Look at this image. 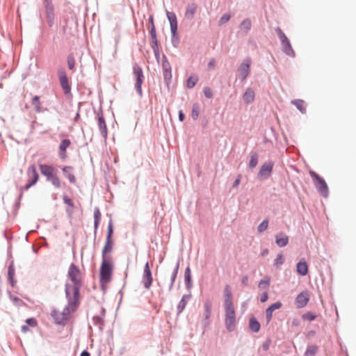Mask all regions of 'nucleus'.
I'll return each instance as SVG.
<instances>
[{"instance_id": "obj_13", "label": "nucleus", "mask_w": 356, "mask_h": 356, "mask_svg": "<svg viewBox=\"0 0 356 356\" xmlns=\"http://www.w3.org/2000/svg\"><path fill=\"white\" fill-rule=\"evenodd\" d=\"M59 81L64 92L65 94H69L70 92L71 88L69 84L68 79L65 72H59Z\"/></svg>"}, {"instance_id": "obj_40", "label": "nucleus", "mask_w": 356, "mask_h": 356, "mask_svg": "<svg viewBox=\"0 0 356 356\" xmlns=\"http://www.w3.org/2000/svg\"><path fill=\"white\" fill-rule=\"evenodd\" d=\"M251 27V22L249 19H245L241 24V28L245 31H248Z\"/></svg>"}, {"instance_id": "obj_27", "label": "nucleus", "mask_w": 356, "mask_h": 356, "mask_svg": "<svg viewBox=\"0 0 356 356\" xmlns=\"http://www.w3.org/2000/svg\"><path fill=\"white\" fill-rule=\"evenodd\" d=\"M212 304L210 300H207L204 303V316L205 319H208L211 315Z\"/></svg>"}, {"instance_id": "obj_37", "label": "nucleus", "mask_w": 356, "mask_h": 356, "mask_svg": "<svg viewBox=\"0 0 356 356\" xmlns=\"http://www.w3.org/2000/svg\"><path fill=\"white\" fill-rule=\"evenodd\" d=\"M150 35L152 42H154L155 44H157L156 32L154 25H152L150 29Z\"/></svg>"}, {"instance_id": "obj_7", "label": "nucleus", "mask_w": 356, "mask_h": 356, "mask_svg": "<svg viewBox=\"0 0 356 356\" xmlns=\"http://www.w3.org/2000/svg\"><path fill=\"white\" fill-rule=\"evenodd\" d=\"M133 71L134 75L136 78L135 87L138 94L141 96L143 93L141 86L144 81L143 70L138 65H134L133 67Z\"/></svg>"}, {"instance_id": "obj_3", "label": "nucleus", "mask_w": 356, "mask_h": 356, "mask_svg": "<svg viewBox=\"0 0 356 356\" xmlns=\"http://www.w3.org/2000/svg\"><path fill=\"white\" fill-rule=\"evenodd\" d=\"M114 268L113 260L102 259L99 269V282L102 288L111 281Z\"/></svg>"}, {"instance_id": "obj_49", "label": "nucleus", "mask_w": 356, "mask_h": 356, "mask_svg": "<svg viewBox=\"0 0 356 356\" xmlns=\"http://www.w3.org/2000/svg\"><path fill=\"white\" fill-rule=\"evenodd\" d=\"M204 94L207 98H211L213 96L211 90L207 87L204 88Z\"/></svg>"}, {"instance_id": "obj_22", "label": "nucleus", "mask_w": 356, "mask_h": 356, "mask_svg": "<svg viewBox=\"0 0 356 356\" xmlns=\"http://www.w3.org/2000/svg\"><path fill=\"white\" fill-rule=\"evenodd\" d=\"M297 272L300 275H306L308 272V266L305 261H299L297 264Z\"/></svg>"}, {"instance_id": "obj_57", "label": "nucleus", "mask_w": 356, "mask_h": 356, "mask_svg": "<svg viewBox=\"0 0 356 356\" xmlns=\"http://www.w3.org/2000/svg\"><path fill=\"white\" fill-rule=\"evenodd\" d=\"M80 356H90V354L87 351H83L81 353Z\"/></svg>"}, {"instance_id": "obj_31", "label": "nucleus", "mask_w": 356, "mask_h": 356, "mask_svg": "<svg viewBox=\"0 0 356 356\" xmlns=\"http://www.w3.org/2000/svg\"><path fill=\"white\" fill-rule=\"evenodd\" d=\"M199 111H200V107L197 104H195L193 106L192 111H191V116L194 120L197 119L199 116Z\"/></svg>"}, {"instance_id": "obj_28", "label": "nucleus", "mask_w": 356, "mask_h": 356, "mask_svg": "<svg viewBox=\"0 0 356 356\" xmlns=\"http://www.w3.org/2000/svg\"><path fill=\"white\" fill-rule=\"evenodd\" d=\"M291 103L296 106V108L301 112H305V104L304 101L301 99H295L291 102Z\"/></svg>"}, {"instance_id": "obj_15", "label": "nucleus", "mask_w": 356, "mask_h": 356, "mask_svg": "<svg viewBox=\"0 0 356 356\" xmlns=\"http://www.w3.org/2000/svg\"><path fill=\"white\" fill-rule=\"evenodd\" d=\"M162 68L163 71V76L165 80H170L172 77L171 66L166 58L163 56L162 60Z\"/></svg>"}, {"instance_id": "obj_10", "label": "nucleus", "mask_w": 356, "mask_h": 356, "mask_svg": "<svg viewBox=\"0 0 356 356\" xmlns=\"http://www.w3.org/2000/svg\"><path fill=\"white\" fill-rule=\"evenodd\" d=\"M310 298L309 291H304L300 293L296 298V305L297 308H302L305 307Z\"/></svg>"}, {"instance_id": "obj_4", "label": "nucleus", "mask_w": 356, "mask_h": 356, "mask_svg": "<svg viewBox=\"0 0 356 356\" xmlns=\"http://www.w3.org/2000/svg\"><path fill=\"white\" fill-rule=\"evenodd\" d=\"M225 324L227 329L229 331H232L236 326L235 310L233 306L232 300L231 299V293L227 289L225 290Z\"/></svg>"}, {"instance_id": "obj_59", "label": "nucleus", "mask_w": 356, "mask_h": 356, "mask_svg": "<svg viewBox=\"0 0 356 356\" xmlns=\"http://www.w3.org/2000/svg\"><path fill=\"white\" fill-rule=\"evenodd\" d=\"M229 19V16L224 15V21H228Z\"/></svg>"}, {"instance_id": "obj_46", "label": "nucleus", "mask_w": 356, "mask_h": 356, "mask_svg": "<svg viewBox=\"0 0 356 356\" xmlns=\"http://www.w3.org/2000/svg\"><path fill=\"white\" fill-rule=\"evenodd\" d=\"M316 315H314L310 312L306 313L302 316V318L304 319H307L309 321H314L316 318Z\"/></svg>"}, {"instance_id": "obj_21", "label": "nucleus", "mask_w": 356, "mask_h": 356, "mask_svg": "<svg viewBox=\"0 0 356 356\" xmlns=\"http://www.w3.org/2000/svg\"><path fill=\"white\" fill-rule=\"evenodd\" d=\"M254 95L255 94L254 90L248 88L243 95V99L246 104L251 103L254 99Z\"/></svg>"}, {"instance_id": "obj_48", "label": "nucleus", "mask_w": 356, "mask_h": 356, "mask_svg": "<svg viewBox=\"0 0 356 356\" xmlns=\"http://www.w3.org/2000/svg\"><path fill=\"white\" fill-rule=\"evenodd\" d=\"M26 322L28 325L32 327H35L37 325V321L33 318H28Z\"/></svg>"}, {"instance_id": "obj_32", "label": "nucleus", "mask_w": 356, "mask_h": 356, "mask_svg": "<svg viewBox=\"0 0 356 356\" xmlns=\"http://www.w3.org/2000/svg\"><path fill=\"white\" fill-rule=\"evenodd\" d=\"M197 78L196 76H191L190 77H188V79H187V87L188 88H193L197 81Z\"/></svg>"}, {"instance_id": "obj_58", "label": "nucleus", "mask_w": 356, "mask_h": 356, "mask_svg": "<svg viewBox=\"0 0 356 356\" xmlns=\"http://www.w3.org/2000/svg\"><path fill=\"white\" fill-rule=\"evenodd\" d=\"M239 182H240V179H237L235 181V182H234V186H237V185L239 184Z\"/></svg>"}, {"instance_id": "obj_36", "label": "nucleus", "mask_w": 356, "mask_h": 356, "mask_svg": "<svg viewBox=\"0 0 356 356\" xmlns=\"http://www.w3.org/2000/svg\"><path fill=\"white\" fill-rule=\"evenodd\" d=\"M316 351H317V346H311L307 349V350L305 352V355L306 356H313L316 354Z\"/></svg>"}, {"instance_id": "obj_60", "label": "nucleus", "mask_w": 356, "mask_h": 356, "mask_svg": "<svg viewBox=\"0 0 356 356\" xmlns=\"http://www.w3.org/2000/svg\"><path fill=\"white\" fill-rule=\"evenodd\" d=\"M293 323L294 325H298V320H296V321H293Z\"/></svg>"}, {"instance_id": "obj_23", "label": "nucleus", "mask_w": 356, "mask_h": 356, "mask_svg": "<svg viewBox=\"0 0 356 356\" xmlns=\"http://www.w3.org/2000/svg\"><path fill=\"white\" fill-rule=\"evenodd\" d=\"M249 326L250 330L254 332H257L260 329V323L254 317L250 319Z\"/></svg>"}, {"instance_id": "obj_38", "label": "nucleus", "mask_w": 356, "mask_h": 356, "mask_svg": "<svg viewBox=\"0 0 356 356\" xmlns=\"http://www.w3.org/2000/svg\"><path fill=\"white\" fill-rule=\"evenodd\" d=\"M15 275V269L12 266L8 268V276L12 285H13V276Z\"/></svg>"}, {"instance_id": "obj_9", "label": "nucleus", "mask_w": 356, "mask_h": 356, "mask_svg": "<svg viewBox=\"0 0 356 356\" xmlns=\"http://www.w3.org/2000/svg\"><path fill=\"white\" fill-rule=\"evenodd\" d=\"M273 168V163L268 161L264 163L260 168L258 176L261 179H267L270 177Z\"/></svg>"}, {"instance_id": "obj_24", "label": "nucleus", "mask_w": 356, "mask_h": 356, "mask_svg": "<svg viewBox=\"0 0 356 356\" xmlns=\"http://www.w3.org/2000/svg\"><path fill=\"white\" fill-rule=\"evenodd\" d=\"M184 280H185L186 286L188 288H191V285H192V282H191V268L189 266H188L185 270Z\"/></svg>"}, {"instance_id": "obj_16", "label": "nucleus", "mask_w": 356, "mask_h": 356, "mask_svg": "<svg viewBox=\"0 0 356 356\" xmlns=\"http://www.w3.org/2000/svg\"><path fill=\"white\" fill-rule=\"evenodd\" d=\"M98 127L104 138H107L108 132L105 119L102 115H98Z\"/></svg>"}, {"instance_id": "obj_53", "label": "nucleus", "mask_w": 356, "mask_h": 356, "mask_svg": "<svg viewBox=\"0 0 356 356\" xmlns=\"http://www.w3.org/2000/svg\"><path fill=\"white\" fill-rule=\"evenodd\" d=\"M216 65V61L214 60H210V62L208 64L209 68L211 69Z\"/></svg>"}, {"instance_id": "obj_50", "label": "nucleus", "mask_w": 356, "mask_h": 356, "mask_svg": "<svg viewBox=\"0 0 356 356\" xmlns=\"http://www.w3.org/2000/svg\"><path fill=\"white\" fill-rule=\"evenodd\" d=\"M269 286V280H261L259 283V288H267Z\"/></svg>"}, {"instance_id": "obj_47", "label": "nucleus", "mask_w": 356, "mask_h": 356, "mask_svg": "<svg viewBox=\"0 0 356 356\" xmlns=\"http://www.w3.org/2000/svg\"><path fill=\"white\" fill-rule=\"evenodd\" d=\"M186 305V300H185V297L184 296L178 305V308L179 309V312H181Z\"/></svg>"}, {"instance_id": "obj_54", "label": "nucleus", "mask_w": 356, "mask_h": 356, "mask_svg": "<svg viewBox=\"0 0 356 356\" xmlns=\"http://www.w3.org/2000/svg\"><path fill=\"white\" fill-rule=\"evenodd\" d=\"M184 118H185V115H184V113L181 111H180L179 112V120L182 122L184 120Z\"/></svg>"}, {"instance_id": "obj_19", "label": "nucleus", "mask_w": 356, "mask_h": 356, "mask_svg": "<svg viewBox=\"0 0 356 356\" xmlns=\"http://www.w3.org/2000/svg\"><path fill=\"white\" fill-rule=\"evenodd\" d=\"M289 237L283 233H280L275 236V243L279 247H284L288 244Z\"/></svg>"}, {"instance_id": "obj_14", "label": "nucleus", "mask_w": 356, "mask_h": 356, "mask_svg": "<svg viewBox=\"0 0 356 356\" xmlns=\"http://www.w3.org/2000/svg\"><path fill=\"white\" fill-rule=\"evenodd\" d=\"M250 60H245L244 62L241 63L238 68V74L239 76L242 78V79H245L249 74L250 72Z\"/></svg>"}, {"instance_id": "obj_51", "label": "nucleus", "mask_w": 356, "mask_h": 356, "mask_svg": "<svg viewBox=\"0 0 356 356\" xmlns=\"http://www.w3.org/2000/svg\"><path fill=\"white\" fill-rule=\"evenodd\" d=\"M178 269H179V264H177L176 266V267L175 268V270H174V271L172 273V277H171L172 284L174 283L175 280V278L177 277V274L178 273Z\"/></svg>"}, {"instance_id": "obj_2", "label": "nucleus", "mask_w": 356, "mask_h": 356, "mask_svg": "<svg viewBox=\"0 0 356 356\" xmlns=\"http://www.w3.org/2000/svg\"><path fill=\"white\" fill-rule=\"evenodd\" d=\"M67 305L60 311L54 310L51 312V316L57 324H64L70 318L72 312H75L80 305V300L72 297H66Z\"/></svg>"}, {"instance_id": "obj_26", "label": "nucleus", "mask_w": 356, "mask_h": 356, "mask_svg": "<svg viewBox=\"0 0 356 356\" xmlns=\"http://www.w3.org/2000/svg\"><path fill=\"white\" fill-rule=\"evenodd\" d=\"M283 51L286 54H287L289 56L294 57L295 56V52L290 44V42L283 44Z\"/></svg>"}, {"instance_id": "obj_6", "label": "nucleus", "mask_w": 356, "mask_h": 356, "mask_svg": "<svg viewBox=\"0 0 356 356\" xmlns=\"http://www.w3.org/2000/svg\"><path fill=\"white\" fill-rule=\"evenodd\" d=\"M309 175L313 178L314 186L317 188L318 193L323 197H327L329 194V189L325 181L312 170L309 171Z\"/></svg>"}, {"instance_id": "obj_44", "label": "nucleus", "mask_w": 356, "mask_h": 356, "mask_svg": "<svg viewBox=\"0 0 356 356\" xmlns=\"http://www.w3.org/2000/svg\"><path fill=\"white\" fill-rule=\"evenodd\" d=\"M63 199L65 204H66L71 208L70 211H72V210L74 207V204H73L72 200L70 197H68L67 195H64Z\"/></svg>"}, {"instance_id": "obj_45", "label": "nucleus", "mask_w": 356, "mask_h": 356, "mask_svg": "<svg viewBox=\"0 0 356 356\" xmlns=\"http://www.w3.org/2000/svg\"><path fill=\"white\" fill-rule=\"evenodd\" d=\"M170 31L173 37L175 36L177 31V22L170 23Z\"/></svg>"}, {"instance_id": "obj_17", "label": "nucleus", "mask_w": 356, "mask_h": 356, "mask_svg": "<svg viewBox=\"0 0 356 356\" xmlns=\"http://www.w3.org/2000/svg\"><path fill=\"white\" fill-rule=\"evenodd\" d=\"M71 141L69 139H64L59 145V156L62 159L66 158V149L70 145Z\"/></svg>"}, {"instance_id": "obj_55", "label": "nucleus", "mask_w": 356, "mask_h": 356, "mask_svg": "<svg viewBox=\"0 0 356 356\" xmlns=\"http://www.w3.org/2000/svg\"><path fill=\"white\" fill-rule=\"evenodd\" d=\"M29 330V327L27 325H23L22 327V331L26 332Z\"/></svg>"}, {"instance_id": "obj_25", "label": "nucleus", "mask_w": 356, "mask_h": 356, "mask_svg": "<svg viewBox=\"0 0 356 356\" xmlns=\"http://www.w3.org/2000/svg\"><path fill=\"white\" fill-rule=\"evenodd\" d=\"M31 104L34 107L35 112L41 111V102L38 96H34L31 99Z\"/></svg>"}, {"instance_id": "obj_42", "label": "nucleus", "mask_w": 356, "mask_h": 356, "mask_svg": "<svg viewBox=\"0 0 356 356\" xmlns=\"http://www.w3.org/2000/svg\"><path fill=\"white\" fill-rule=\"evenodd\" d=\"M167 17L170 23L177 22V17L174 13L167 11Z\"/></svg>"}, {"instance_id": "obj_56", "label": "nucleus", "mask_w": 356, "mask_h": 356, "mask_svg": "<svg viewBox=\"0 0 356 356\" xmlns=\"http://www.w3.org/2000/svg\"><path fill=\"white\" fill-rule=\"evenodd\" d=\"M149 23L151 24V26H152V25H154V19H153V17H152V16H150V17H149Z\"/></svg>"}, {"instance_id": "obj_33", "label": "nucleus", "mask_w": 356, "mask_h": 356, "mask_svg": "<svg viewBox=\"0 0 356 356\" xmlns=\"http://www.w3.org/2000/svg\"><path fill=\"white\" fill-rule=\"evenodd\" d=\"M268 226V220H263L258 226L257 230L259 233H261L267 229Z\"/></svg>"}, {"instance_id": "obj_20", "label": "nucleus", "mask_w": 356, "mask_h": 356, "mask_svg": "<svg viewBox=\"0 0 356 356\" xmlns=\"http://www.w3.org/2000/svg\"><path fill=\"white\" fill-rule=\"evenodd\" d=\"M282 303L277 302L271 305L266 311L267 321L269 322L271 320L273 311L278 309L281 307Z\"/></svg>"}, {"instance_id": "obj_52", "label": "nucleus", "mask_w": 356, "mask_h": 356, "mask_svg": "<svg viewBox=\"0 0 356 356\" xmlns=\"http://www.w3.org/2000/svg\"><path fill=\"white\" fill-rule=\"evenodd\" d=\"M268 299V293L266 292L264 293L261 296V302H264Z\"/></svg>"}, {"instance_id": "obj_18", "label": "nucleus", "mask_w": 356, "mask_h": 356, "mask_svg": "<svg viewBox=\"0 0 356 356\" xmlns=\"http://www.w3.org/2000/svg\"><path fill=\"white\" fill-rule=\"evenodd\" d=\"M64 176L68 179L70 183L76 182V177L73 173V168L71 166H65L62 169Z\"/></svg>"}, {"instance_id": "obj_30", "label": "nucleus", "mask_w": 356, "mask_h": 356, "mask_svg": "<svg viewBox=\"0 0 356 356\" xmlns=\"http://www.w3.org/2000/svg\"><path fill=\"white\" fill-rule=\"evenodd\" d=\"M276 31L282 44L289 42L286 35L282 32V31L280 28H277L276 29Z\"/></svg>"}, {"instance_id": "obj_11", "label": "nucleus", "mask_w": 356, "mask_h": 356, "mask_svg": "<svg viewBox=\"0 0 356 356\" xmlns=\"http://www.w3.org/2000/svg\"><path fill=\"white\" fill-rule=\"evenodd\" d=\"M113 250V241L112 240H106L105 245L103 248L102 257V259L106 260H113V258L110 253Z\"/></svg>"}, {"instance_id": "obj_34", "label": "nucleus", "mask_w": 356, "mask_h": 356, "mask_svg": "<svg viewBox=\"0 0 356 356\" xmlns=\"http://www.w3.org/2000/svg\"><path fill=\"white\" fill-rule=\"evenodd\" d=\"M195 7L194 6H188L186 11V17L188 18H192L193 15L195 13Z\"/></svg>"}, {"instance_id": "obj_8", "label": "nucleus", "mask_w": 356, "mask_h": 356, "mask_svg": "<svg viewBox=\"0 0 356 356\" xmlns=\"http://www.w3.org/2000/svg\"><path fill=\"white\" fill-rule=\"evenodd\" d=\"M27 175L29 177V181L25 186L26 189H29L32 186L35 185L38 181L39 175L34 165H31L29 167L27 170Z\"/></svg>"}, {"instance_id": "obj_12", "label": "nucleus", "mask_w": 356, "mask_h": 356, "mask_svg": "<svg viewBox=\"0 0 356 356\" xmlns=\"http://www.w3.org/2000/svg\"><path fill=\"white\" fill-rule=\"evenodd\" d=\"M143 282L147 289H149L152 283V273L148 262L146 263L144 268Z\"/></svg>"}, {"instance_id": "obj_43", "label": "nucleus", "mask_w": 356, "mask_h": 356, "mask_svg": "<svg viewBox=\"0 0 356 356\" xmlns=\"http://www.w3.org/2000/svg\"><path fill=\"white\" fill-rule=\"evenodd\" d=\"M113 225L112 222L110 221L108 226V231H107V236L106 240H112V235H113Z\"/></svg>"}, {"instance_id": "obj_29", "label": "nucleus", "mask_w": 356, "mask_h": 356, "mask_svg": "<svg viewBox=\"0 0 356 356\" xmlns=\"http://www.w3.org/2000/svg\"><path fill=\"white\" fill-rule=\"evenodd\" d=\"M258 163V155L257 153H252L250 156L249 166L250 168H254Z\"/></svg>"}, {"instance_id": "obj_41", "label": "nucleus", "mask_w": 356, "mask_h": 356, "mask_svg": "<svg viewBox=\"0 0 356 356\" xmlns=\"http://www.w3.org/2000/svg\"><path fill=\"white\" fill-rule=\"evenodd\" d=\"M284 259L283 257V255L280 254L277 256L276 259H275L274 264L276 266L279 267L284 263Z\"/></svg>"}, {"instance_id": "obj_5", "label": "nucleus", "mask_w": 356, "mask_h": 356, "mask_svg": "<svg viewBox=\"0 0 356 356\" xmlns=\"http://www.w3.org/2000/svg\"><path fill=\"white\" fill-rule=\"evenodd\" d=\"M39 168L41 174L46 177L47 181H50L54 187L57 188H60V179L56 174V170L53 166L40 164L39 165Z\"/></svg>"}, {"instance_id": "obj_35", "label": "nucleus", "mask_w": 356, "mask_h": 356, "mask_svg": "<svg viewBox=\"0 0 356 356\" xmlns=\"http://www.w3.org/2000/svg\"><path fill=\"white\" fill-rule=\"evenodd\" d=\"M94 218H95V229H97L99 224L100 220H101V213L98 209H97L94 213Z\"/></svg>"}, {"instance_id": "obj_1", "label": "nucleus", "mask_w": 356, "mask_h": 356, "mask_svg": "<svg viewBox=\"0 0 356 356\" xmlns=\"http://www.w3.org/2000/svg\"><path fill=\"white\" fill-rule=\"evenodd\" d=\"M83 273L74 264H71L68 271L69 282L65 284L66 297H72L80 300V289L83 284Z\"/></svg>"}, {"instance_id": "obj_39", "label": "nucleus", "mask_w": 356, "mask_h": 356, "mask_svg": "<svg viewBox=\"0 0 356 356\" xmlns=\"http://www.w3.org/2000/svg\"><path fill=\"white\" fill-rule=\"evenodd\" d=\"M67 65L70 70H73L75 65V59L73 56L67 57Z\"/></svg>"}]
</instances>
